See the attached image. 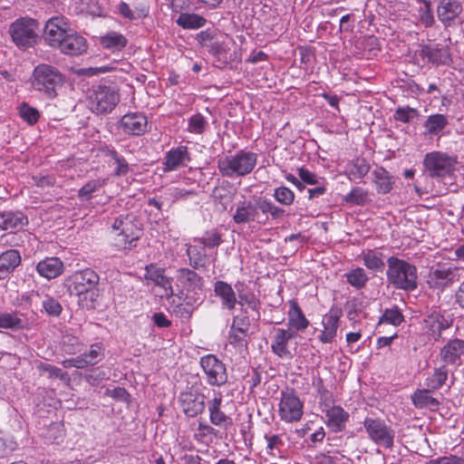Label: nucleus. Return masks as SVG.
<instances>
[{
  "instance_id": "obj_53",
  "label": "nucleus",
  "mask_w": 464,
  "mask_h": 464,
  "mask_svg": "<svg viewBox=\"0 0 464 464\" xmlns=\"http://www.w3.org/2000/svg\"><path fill=\"white\" fill-rule=\"evenodd\" d=\"M63 350L67 353H75L80 351L82 343L77 336L66 333L62 339Z\"/></svg>"
},
{
  "instance_id": "obj_29",
  "label": "nucleus",
  "mask_w": 464,
  "mask_h": 464,
  "mask_svg": "<svg viewBox=\"0 0 464 464\" xmlns=\"http://www.w3.org/2000/svg\"><path fill=\"white\" fill-rule=\"evenodd\" d=\"M326 425L334 432L342 431L349 419V413L341 406H332L325 411Z\"/></svg>"
},
{
  "instance_id": "obj_51",
  "label": "nucleus",
  "mask_w": 464,
  "mask_h": 464,
  "mask_svg": "<svg viewBox=\"0 0 464 464\" xmlns=\"http://www.w3.org/2000/svg\"><path fill=\"white\" fill-rule=\"evenodd\" d=\"M22 325V320L15 313H0V328L18 329Z\"/></svg>"
},
{
  "instance_id": "obj_56",
  "label": "nucleus",
  "mask_w": 464,
  "mask_h": 464,
  "mask_svg": "<svg viewBox=\"0 0 464 464\" xmlns=\"http://www.w3.org/2000/svg\"><path fill=\"white\" fill-rule=\"evenodd\" d=\"M370 170V166L363 159H357L353 163V168L350 170V175L354 179H362L367 175Z\"/></svg>"
},
{
  "instance_id": "obj_48",
  "label": "nucleus",
  "mask_w": 464,
  "mask_h": 464,
  "mask_svg": "<svg viewBox=\"0 0 464 464\" xmlns=\"http://www.w3.org/2000/svg\"><path fill=\"white\" fill-rule=\"evenodd\" d=\"M42 306L44 311L49 315L57 317L61 314L63 311V306L60 304V302L49 295H44L42 297Z\"/></svg>"
},
{
  "instance_id": "obj_37",
  "label": "nucleus",
  "mask_w": 464,
  "mask_h": 464,
  "mask_svg": "<svg viewBox=\"0 0 464 464\" xmlns=\"http://www.w3.org/2000/svg\"><path fill=\"white\" fill-rule=\"evenodd\" d=\"M363 265L372 271H382L384 268V256L377 249H366L362 252Z\"/></svg>"
},
{
  "instance_id": "obj_61",
  "label": "nucleus",
  "mask_w": 464,
  "mask_h": 464,
  "mask_svg": "<svg viewBox=\"0 0 464 464\" xmlns=\"http://www.w3.org/2000/svg\"><path fill=\"white\" fill-rule=\"evenodd\" d=\"M111 154L117 165L114 172L115 176L121 177L126 175L129 172V164L126 160L122 156H120L115 150L111 151Z\"/></svg>"
},
{
  "instance_id": "obj_12",
  "label": "nucleus",
  "mask_w": 464,
  "mask_h": 464,
  "mask_svg": "<svg viewBox=\"0 0 464 464\" xmlns=\"http://www.w3.org/2000/svg\"><path fill=\"white\" fill-rule=\"evenodd\" d=\"M200 366L211 386H222L227 382L226 365L214 354H207L200 359Z\"/></svg>"
},
{
  "instance_id": "obj_43",
  "label": "nucleus",
  "mask_w": 464,
  "mask_h": 464,
  "mask_svg": "<svg viewBox=\"0 0 464 464\" xmlns=\"http://www.w3.org/2000/svg\"><path fill=\"white\" fill-rule=\"evenodd\" d=\"M104 348L102 343H93L88 352L80 354L83 368L98 363L103 357Z\"/></svg>"
},
{
  "instance_id": "obj_47",
  "label": "nucleus",
  "mask_w": 464,
  "mask_h": 464,
  "mask_svg": "<svg viewBox=\"0 0 464 464\" xmlns=\"http://www.w3.org/2000/svg\"><path fill=\"white\" fill-rule=\"evenodd\" d=\"M403 315L397 306L387 308L379 320V325L383 324L397 326L403 321Z\"/></svg>"
},
{
  "instance_id": "obj_25",
  "label": "nucleus",
  "mask_w": 464,
  "mask_h": 464,
  "mask_svg": "<svg viewBox=\"0 0 464 464\" xmlns=\"http://www.w3.org/2000/svg\"><path fill=\"white\" fill-rule=\"evenodd\" d=\"M63 53L67 55H80L87 50L86 39L72 29L61 46L58 48Z\"/></svg>"
},
{
  "instance_id": "obj_17",
  "label": "nucleus",
  "mask_w": 464,
  "mask_h": 464,
  "mask_svg": "<svg viewBox=\"0 0 464 464\" xmlns=\"http://www.w3.org/2000/svg\"><path fill=\"white\" fill-rule=\"evenodd\" d=\"M457 267L439 266L431 267L429 273L428 283L434 288H444L459 279Z\"/></svg>"
},
{
  "instance_id": "obj_3",
  "label": "nucleus",
  "mask_w": 464,
  "mask_h": 464,
  "mask_svg": "<svg viewBox=\"0 0 464 464\" xmlns=\"http://www.w3.org/2000/svg\"><path fill=\"white\" fill-rule=\"evenodd\" d=\"M38 22L29 16L15 19L8 26L12 43L22 51L34 47L38 42Z\"/></svg>"
},
{
  "instance_id": "obj_16",
  "label": "nucleus",
  "mask_w": 464,
  "mask_h": 464,
  "mask_svg": "<svg viewBox=\"0 0 464 464\" xmlns=\"http://www.w3.org/2000/svg\"><path fill=\"white\" fill-rule=\"evenodd\" d=\"M120 127L128 135L140 136L148 130V119L142 112H129L121 117Z\"/></svg>"
},
{
  "instance_id": "obj_6",
  "label": "nucleus",
  "mask_w": 464,
  "mask_h": 464,
  "mask_svg": "<svg viewBox=\"0 0 464 464\" xmlns=\"http://www.w3.org/2000/svg\"><path fill=\"white\" fill-rule=\"evenodd\" d=\"M363 428L370 440L374 444L391 449L394 443L395 431L381 418L366 417Z\"/></svg>"
},
{
  "instance_id": "obj_32",
  "label": "nucleus",
  "mask_w": 464,
  "mask_h": 464,
  "mask_svg": "<svg viewBox=\"0 0 464 464\" xmlns=\"http://www.w3.org/2000/svg\"><path fill=\"white\" fill-rule=\"evenodd\" d=\"M449 124L448 117L444 114L436 113L427 117L423 123L424 134L429 137H440L442 130Z\"/></svg>"
},
{
  "instance_id": "obj_58",
  "label": "nucleus",
  "mask_w": 464,
  "mask_h": 464,
  "mask_svg": "<svg viewBox=\"0 0 464 464\" xmlns=\"http://www.w3.org/2000/svg\"><path fill=\"white\" fill-rule=\"evenodd\" d=\"M209 420L213 425L227 428L232 424L231 419L221 409L209 413Z\"/></svg>"
},
{
  "instance_id": "obj_8",
  "label": "nucleus",
  "mask_w": 464,
  "mask_h": 464,
  "mask_svg": "<svg viewBox=\"0 0 464 464\" xmlns=\"http://www.w3.org/2000/svg\"><path fill=\"white\" fill-rule=\"evenodd\" d=\"M114 245L119 249L131 248L140 237V229L129 218H118L112 226Z\"/></svg>"
},
{
  "instance_id": "obj_2",
  "label": "nucleus",
  "mask_w": 464,
  "mask_h": 464,
  "mask_svg": "<svg viewBox=\"0 0 464 464\" xmlns=\"http://www.w3.org/2000/svg\"><path fill=\"white\" fill-rule=\"evenodd\" d=\"M387 279L396 289L412 291L417 287V267L402 259L391 256L387 260Z\"/></svg>"
},
{
  "instance_id": "obj_22",
  "label": "nucleus",
  "mask_w": 464,
  "mask_h": 464,
  "mask_svg": "<svg viewBox=\"0 0 464 464\" xmlns=\"http://www.w3.org/2000/svg\"><path fill=\"white\" fill-rule=\"evenodd\" d=\"M232 218L238 225L253 221H257L258 223L265 222V220H259V213L256 211L254 201L246 199L236 204Z\"/></svg>"
},
{
  "instance_id": "obj_19",
  "label": "nucleus",
  "mask_w": 464,
  "mask_h": 464,
  "mask_svg": "<svg viewBox=\"0 0 464 464\" xmlns=\"http://www.w3.org/2000/svg\"><path fill=\"white\" fill-rule=\"evenodd\" d=\"M341 316L342 312L337 309H331L323 316L321 323L323 330L318 335V339L321 343H332L334 341L337 335Z\"/></svg>"
},
{
  "instance_id": "obj_9",
  "label": "nucleus",
  "mask_w": 464,
  "mask_h": 464,
  "mask_svg": "<svg viewBox=\"0 0 464 464\" xmlns=\"http://www.w3.org/2000/svg\"><path fill=\"white\" fill-rule=\"evenodd\" d=\"M278 415L281 420L293 423L300 420L304 414V404L293 389H285L280 393Z\"/></svg>"
},
{
  "instance_id": "obj_36",
  "label": "nucleus",
  "mask_w": 464,
  "mask_h": 464,
  "mask_svg": "<svg viewBox=\"0 0 464 464\" xmlns=\"http://www.w3.org/2000/svg\"><path fill=\"white\" fill-rule=\"evenodd\" d=\"M430 391L427 388L426 390H418L413 393L411 399L416 408L431 411L438 410L440 402L436 398L430 395Z\"/></svg>"
},
{
  "instance_id": "obj_21",
  "label": "nucleus",
  "mask_w": 464,
  "mask_h": 464,
  "mask_svg": "<svg viewBox=\"0 0 464 464\" xmlns=\"http://www.w3.org/2000/svg\"><path fill=\"white\" fill-rule=\"evenodd\" d=\"M191 161L190 153L187 146L180 145L169 150L164 158V171H175L187 167Z\"/></svg>"
},
{
  "instance_id": "obj_31",
  "label": "nucleus",
  "mask_w": 464,
  "mask_h": 464,
  "mask_svg": "<svg viewBox=\"0 0 464 464\" xmlns=\"http://www.w3.org/2000/svg\"><path fill=\"white\" fill-rule=\"evenodd\" d=\"M38 274L47 279L59 276L63 271V263L58 257H46L36 266Z\"/></svg>"
},
{
  "instance_id": "obj_33",
  "label": "nucleus",
  "mask_w": 464,
  "mask_h": 464,
  "mask_svg": "<svg viewBox=\"0 0 464 464\" xmlns=\"http://www.w3.org/2000/svg\"><path fill=\"white\" fill-rule=\"evenodd\" d=\"M236 290L238 296L237 303L246 309L257 311L260 306V301L257 296L248 287L241 283L236 285Z\"/></svg>"
},
{
  "instance_id": "obj_46",
  "label": "nucleus",
  "mask_w": 464,
  "mask_h": 464,
  "mask_svg": "<svg viewBox=\"0 0 464 464\" xmlns=\"http://www.w3.org/2000/svg\"><path fill=\"white\" fill-rule=\"evenodd\" d=\"M266 453L273 458H279L282 456L281 448L284 446V441L278 434H266Z\"/></svg>"
},
{
  "instance_id": "obj_30",
  "label": "nucleus",
  "mask_w": 464,
  "mask_h": 464,
  "mask_svg": "<svg viewBox=\"0 0 464 464\" xmlns=\"http://www.w3.org/2000/svg\"><path fill=\"white\" fill-rule=\"evenodd\" d=\"M21 264V255L16 249H9L0 255V280L5 279Z\"/></svg>"
},
{
  "instance_id": "obj_59",
  "label": "nucleus",
  "mask_w": 464,
  "mask_h": 464,
  "mask_svg": "<svg viewBox=\"0 0 464 464\" xmlns=\"http://www.w3.org/2000/svg\"><path fill=\"white\" fill-rule=\"evenodd\" d=\"M246 331L230 327L228 334L229 343L237 347H243L246 344Z\"/></svg>"
},
{
  "instance_id": "obj_45",
  "label": "nucleus",
  "mask_w": 464,
  "mask_h": 464,
  "mask_svg": "<svg viewBox=\"0 0 464 464\" xmlns=\"http://www.w3.org/2000/svg\"><path fill=\"white\" fill-rule=\"evenodd\" d=\"M347 282L356 289L362 288L369 280V276L362 267L352 269L345 274Z\"/></svg>"
},
{
  "instance_id": "obj_7",
  "label": "nucleus",
  "mask_w": 464,
  "mask_h": 464,
  "mask_svg": "<svg viewBox=\"0 0 464 464\" xmlns=\"http://www.w3.org/2000/svg\"><path fill=\"white\" fill-rule=\"evenodd\" d=\"M175 294L173 296L184 298L187 295L199 297L202 291L203 279L196 272L188 268H180L176 275Z\"/></svg>"
},
{
  "instance_id": "obj_64",
  "label": "nucleus",
  "mask_w": 464,
  "mask_h": 464,
  "mask_svg": "<svg viewBox=\"0 0 464 464\" xmlns=\"http://www.w3.org/2000/svg\"><path fill=\"white\" fill-rule=\"evenodd\" d=\"M43 295L44 293H40L38 291H31L22 295L21 300L29 306H33L34 304L36 305L40 299L42 300Z\"/></svg>"
},
{
  "instance_id": "obj_42",
  "label": "nucleus",
  "mask_w": 464,
  "mask_h": 464,
  "mask_svg": "<svg viewBox=\"0 0 464 464\" xmlns=\"http://www.w3.org/2000/svg\"><path fill=\"white\" fill-rule=\"evenodd\" d=\"M179 299L182 302L174 306L173 313L180 318H189L195 309V304L198 301L199 297L187 295V297Z\"/></svg>"
},
{
  "instance_id": "obj_62",
  "label": "nucleus",
  "mask_w": 464,
  "mask_h": 464,
  "mask_svg": "<svg viewBox=\"0 0 464 464\" xmlns=\"http://www.w3.org/2000/svg\"><path fill=\"white\" fill-rule=\"evenodd\" d=\"M298 175L304 183L309 185L320 184V179L316 176V174L304 168L298 169Z\"/></svg>"
},
{
  "instance_id": "obj_55",
  "label": "nucleus",
  "mask_w": 464,
  "mask_h": 464,
  "mask_svg": "<svg viewBox=\"0 0 464 464\" xmlns=\"http://www.w3.org/2000/svg\"><path fill=\"white\" fill-rule=\"evenodd\" d=\"M37 369L42 372H47L50 378H57L62 381L68 380V374L63 372L60 368L49 363L40 362Z\"/></svg>"
},
{
  "instance_id": "obj_44",
  "label": "nucleus",
  "mask_w": 464,
  "mask_h": 464,
  "mask_svg": "<svg viewBox=\"0 0 464 464\" xmlns=\"http://www.w3.org/2000/svg\"><path fill=\"white\" fill-rule=\"evenodd\" d=\"M105 179H97L89 180L78 192V197L82 201H87L92 198L93 193L98 191L105 185Z\"/></svg>"
},
{
  "instance_id": "obj_35",
  "label": "nucleus",
  "mask_w": 464,
  "mask_h": 464,
  "mask_svg": "<svg viewBox=\"0 0 464 464\" xmlns=\"http://www.w3.org/2000/svg\"><path fill=\"white\" fill-rule=\"evenodd\" d=\"M127 43L128 41L126 37L122 34L115 31L108 32L100 38L101 45L111 52L122 50L126 46Z\"/></svg>"
},
{
  "instance_id": "obj_49",
  "label": "nucleus",
  "mask_w": 464,
  "mask_h": 464,
  "mask_svg": "<svg viewBox=\"0 0 464 464\" xmlns=\"http://www.w3.org/2000/svg\"><path fill=\"white\" fill-rule=\"evenodd\" d=\"M208 126L206 118L200 113L192 115L188 119L187 130L194 134H202Z\"/></svg>"
},
{
  "instance_id": "obj_57",
  "label": "nucleus",
  "mask_w": 464,
  "mask_h": 464,
  "mask_svg": "<svg viewBox=\"0 0 464 464\" xmlns=\"http://www.w3.org/2000/svg\"><path fill=\"white\" fill-rule=\"evenodd\" d=\"M367 198V192L362 188H353L350 193L345 196V201L355 205H363Z\"/></svg>"
},
{
  "instance_id": "obj_63",
  "label": "nucleus",
  "mask_w": 464,
  "mask_h": 464,
  "mask_svg": "<svg viewBox=\"0 0 464 464\" xmlns=\"http://www.w3.org/2000/svg\"><path fill=\"white\" fill-rule=\"evenodd\" d=\"M427 464H464V459L450 455L430 459Z\"/></svg>"
},
{
  "instance_id": "obj_4",
  "label": "nucleus",
  "mask_w": 464,
  "mask_h": 464,
  "mask_svg": "<svg viewBox=\"0 0 464 464\" xmlns=\"http://www.w3.org/2000/svg\"><path fill=\"white\" fill-rule=\"evenodd\" d=\"M63 82V74L52 65L42 63L34 70L32 76L33 88L43 92L48 98H54L57 95V88L61 87Z\"/></svg>"
},
{
  "instance_id": "obj_40",
  "label": "nucleus",
  "mask_w": 464,
  "mask_h": 464,
  "mask_svg": "<svg viewBox=\"0 0 464 464\" xmlns=\"http://www.w3.org/2000/svg\"><path fill=\"white\" fill-rule=\"evenodd\" d=\"M198 238H195L192 243L188 245L187 254L193 266H200L204 264L206 257V247L202 243L198 242Z\"/></svg>"
},
{
  "instance_id": "obj_23",
  "label": "nucleus",
  "mask_w": 464,
  "mask_h": 464,
  "mask_svg": "<svg viewBox=\"0 0 464 464\" xmlns=\"http://www.w3.org/2000/svg\"><path fill=\"white\" fill-rule=\"evenodd\" d=\"M144 276L147 280H150L155 285L160 286L163 289L164 296L169 298L174 295L175 290L172 286L171 279L165 276L164 269L157 266L156 265L147 266Z\"/></svg>"
},
{
  "instance_id": "obj_11",
  "label": "nucleus",
  "mask_w": 464,
  "mask_h": 464,
  "mask_svg": "<svg viewBox=\"0 0 464 464\" xmlns=\"http://www.w3.org/2000/svg\"><path fill=\"white\" fill-rule=\"evenodd\" d=\"M72 29L68 18L51 17L44 25V40L49 46L58 49Z\"/></svg>"
},
{
  "instance_id": "obj_18",
  "label": "nucleus",
  "mask_w": 464,
  "mask_h": 464,
  "mask_svg": "<svg viewBox=\"0 0 464 464\" xmlns=\"http://www.w3.org/2000/svg\"><path fill=\"white\" fill-rule=\"evenodd\" d=\"M295 335V333L291 330L276 329L271 341L272 352L279 358H291L293 354L290 350V344Z\"/></svg>"
},
{
  "instance_id": "obj_14",
  "label": "nucleus",
  "mask_w": 464,
  "mask_h": 464,
  "mask_svg": "<svg viewBox=\"0 0 464 464\" xmlns=\"http://www.w3.org/2000/svg\"><path fill=\"white\" fill-rule=\"evenodd\" d=\"M453 323L450 315L434 311L428 314L423 321V330L434 341H438L442 331L450 328Z\"/></svg>"
},
{
  "instance_id": "obj_39",
  "label": "nucleus",
  "mask_w": 464,
  "mask_h": 464,
  "mask_svg": "<svg viewBox=\"0 0 464 464\" xmlns=\"http://www.w3.org/2000/svg\"><path fill=\"white\" fill-rule=\"evenodd\" d=\"M374 184L380 194L389 193L393 187V177L384 169L381 168L373 171Z\"/></svg>"
},
{
  "instance_id": "obj_10",
  "label": "nucleus",
  "mask_w": 464,
  "mask_h": 464,
  "mask_svg": "<svg viewBox=\"0 0 464 464\" xmlns=\"http://www.w3.org/2000/svg\"><path fill=\"white\" fill-rule=\"evenodd\" d=\"M455 163L452 158L440 151L429 152L423 160L425 171L432 179H443L451 175Z\"/></svg>"
},
{
  "instance_id": "obj_15",
  "label": "nucleus",
  "mask_w": 464,
  "mask_h": 464,
  "mask_svg": "<svg viewBox=\"0 0 464 464\" xmlns=\"http://www.w3.org/2000/svg\"><path fill=\"white\" fill-rule=\"evenodd\" d=\"M179 401L188 417H195L205 409V395L197 391L188 390L180 392Z\"/></svg>"
},
{
  "instance_id": "obj_24",
  "label": "nucleus",
  "mask_w": 464,
  "mask_h": 464,
  "mask_svg": "<svg viewBox=\"0 0 464 464\" xmlns=\"http://www.w3.org/2000/svg\"><path fill=\"white\" fill-rule=\"evenodd\" d=\"M416 5L411 9V16L415 19L416 24L425 28L432 27L436 21L433 14L431 2L430 0H415Z\"/></svg>"
},
{
  "instance_id": "obj_34",
  "label": "nucleus",
  "mask_w": 464,
  "mask_h": 464,
  "mask_svg": "<svg viewBox=\"0 0 464 464\" xmlns=\"http://www.w3.org/2000/svg\"><path fill=\"white\" fill-rule=\"evenodd\" d=\"M288 324L296 331H304L309 325V321L295 301H291L288 311Z\"/></svg>"
},
{
  "instance_id": "obj_5",
  "label": "nucleus",
  "mask_w": 464,
  "mask_h": 464,
  "mask_svg": "<svg viewBox=\"0 0 464 464\" xmlns=\"http://www.w3.org/2000/svg\"><path fill=\"white\" fill-rule=\"evenodd\" d=\"M120 101L118 92L111 86L99 85L89 94L90 109L95 113L107 114L111 112Z\"/></svg>"
},
{
  "instance_id": "obj_60",
  "label": "nucleus",
  "mask_w": 464,
  "mask_h": 464,
  "mask_svg": "<svg viewBox=\"0 0 464 464\" xmlns=\"http://www.w3.org/2000/svg\"><path fill=\"white\" fill-rule=\"evenodd\" d=\"M417 113L418 111L415 109L410 107H401L396 110L394 118L396 121L407 123L414 119L417 116Z\"/></svg>"
},
{
  "instance_id": "obj_52",
  "label": "nucleus",
  "mask_w": 464,
  "mask_h": 464,
  "mask_svg": "<svg viewBox=\"0 0 464 464\" xmlns=\"http://www.w3.org/2000/svg\"><path fill=\"white\" fill-rule=\"evenodd\" d=\"M274 197L277 202L285 206H290L295 200V193L285 186L276 188Z\"/></svg>"
},
{
  "instance_id": "obj_28",
  "label": "nucleus",
  "mask_w": 464,
  "mask_h": 464,
  "mask_svg": "<svg viewBox=\"0 0 464 464\" xmlns=\"http://www.w3.org/2000/svg\"><path fill=\"white\" fill-rule=\"evenodd\" d=\"M27 223V217L20 211L0 212V229L2 230H20Z\"/></svg>"
},
{
  "instance_id": "obj_54",
  "label": "nucleus",
  "mask_w": 464,
  "mask_h": 464,
  "mask_svg": "<svg viewBox=\"0 0 464 464\" xmlns=\"http://www.w3.org/2000/svg\"><path fill=\"white\" fill-rule=\"evenodd\" d=\"M221 241V235L218 231L211 229L207 231L202 237L198 238V242L202 243L205 247L211 248L219 246Z\"/></svg>"
},
{
  "instance_id": "obj_38",
  "label": "nucleus",
  "mask_w": 464,
  "mask_h": 464,
  "mask_svg": "<svg viewBox=\"0 0 464 464\" xmlns=\"http://www.w3.org/2000/svg\"><path fill=\"white\" fill-rule=\"evenodd\" d=\"M179 26L186 30H197L207 24L206 18L195 13H181L176 20Z\"/></svg>"
},
{
  "instance_id": "obj_1",
  "label": "nucleus",
  "mask_w": 464,
  "mask_h": 464,
  "mask_svg": "<svg viewBox=\"0 0 464 464\" xmlns=\"http://www.w3.org/2000/svg\"><path fill=\"white\" fill-rule=\"evenodd\" d=\"M257 162V154L245 150L226 155L218 160V168L223 177L236 179L248 175Z\"/></svg>"
},
{
  "instance_id": "obj_41",
  "label": "nucleus",
  "mask_w": 464,
  "mask_h": 464,
  "mask_svg": "<svg viewBox=\"0 0 464 464\" xmlns=\"http://www.w3.org/2000/svg\"><path fill=\"white\" fill-rule=\"evenodd\" d=\"M448 379V370L446 366L435 368L433 372L425 380V386L429 390H439L445 384Z\"/></svg>"
},
{
  "instance_id": "obj_13",
  "label": "nucleus",
  "mask_w": 464,
  "mask_h": 464,
  "mask_svg": "<svg viewBox=\"0 0 464 464\" xmlns=\"http://www.w3.org/2000/svg\"><path fill=\"white\" fill-rule=\"evenodd\" d=\"M72 291L77 295H82L90 294L92 297L94 290L99 284L100 277L98 274L92 269L87 268L75 272L72 277Z\"/></svg>"
},
{
  "instance_id": "obj_20",
  "label": "nucleus",
  "mask_w": 464,
  "mask_h": 464,
  "mask_svg": "<svg viewBox=\"0 0 464 464\" xmlns=\"http://www.w3.org/2000/svg\"><path fill=\"white\" fill-rule=\"evenodd\" d=\"M436 12L440 22L449 27L456 23L462 13V5L458 0H440Z\"/></svg>"
},
{
  "instance_id": "obj_50",
  "label": "nucleus",
  "mask_w": 464,
  "mask_h": 464,
  "mask_svg": "<svg viewBox=\"0 0 464 464\" xmlns=\"http://www.w3.org/2000/svg\"><path fill=\"white\" fill-rule=\"evenodd\" d=\"M20 117L26 121L29 125L35 124L40 117V113L37 109L30 106L29 104L23 102L19 107Z\"/></svg>"
},
{
  "instance_id": "obj_27",
  "label": "nucleus",
  "mask_w": 464,
  "mask_h": 464,
  "mask_svg": "<svg viewBox=\"0 0 464 464\" xmlns=\"http://www.w3.org/2000/svg\"><path fill=\"white\" fill-rule=\"evenodd\" d=\"M214 293L220 299L223 308L229 311L235 309L237 304V294L229 284L217 281L214 285Z\"/></svg>"
},
{
  "instance_id": "obj_26",
  "label": "nucleus",
  "mask_w": 464,
  "mask_h": 464,
  "mask_svg": "<svg viewBox=\"0 0 464 464\" xmlns=\"http://www.w3.org/2000/svg\"><path fill=\"white\" fill-rule=\"evenodd\" d=\"M464 355V341L460 339L450 340L440 350L441 360L448 364L461 363Z\"/></svg>"
}]
</instances>
